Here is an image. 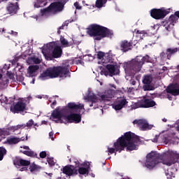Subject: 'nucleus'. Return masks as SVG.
I'll return each mask as SVG.
<instances>
[{"instance_id": "f257e3e1", "label": "nucleus", "mask_w": 179, "mask_h": 179, "mask_svg": "<svg viewBox=\"0 0 179 179\" xmlns=\"http://www.w3.org/2000/svg\"><path fill=\"white\" fill-rule=\"evenodd\" d=\"M141 142V138L136 134L128 131L124 133V136H122L116 142L113 144V148L108 147V155H113L115 153V156L117 155V152L121 153L122 150L127 152H132V150H138V145Z\"/></svg>"}, {"instance_id": "f03ea898", "label": "nucleus", "mask_w": 179, "mask_h": 179, "mask_svg": "<svg viewBox=\"0 0 179 179\" xmlns=\"http://www.w3.org/2000/svg\"><path fill=\"white\" fill-rule=\"evenodd\" d=\"M71 76L69 68L66 66H57L48 68L39 76L41 80H47V79H54L55 78H68Z\"/></svg>"}, {"instance_id": "7ed1b4c3", "label": "nucleus", "mask_w": 179, "mask_h": 179, "mask_svg": "<svg viewBox=\"0 0 179 179\" xmlns=\"http://www.w3.org/2000/svg\"><path fill=\"white\" fill-rule=\"evenodd\" d=\"M90 37H94V40L100 41L102 38H113L114 32L113 30L96 24H91L87 29Z\"/></svg>"}, {"instance_id": "20e7f679", "label": "nucleus", "mask_w": 179, "mask_h": 179, "mask_svg": "<svg viewBox=\"0 0 179 179\" xmlns=\"http://www.w3.org/2000/svg\"><path fill=\"white\" fill-rule=\"evenodd\" d=\"M69 110L72 111L73 113H80V110L85 109V105L83 103L76 104V103H69L67 104V106L59 110V108H55L51 114L52 118H54L55 120V122L63 124L64 120H66V117L64 115V113H66V110Z\"/></svg>"}, {"instance_id": "39448f33", "label": "nucleus", "mask_w": 179, "mask_h": 179, "mask_svg": "<svg viewBox=\"0 0 179 179\" xmlns=\"http://www.w3.org/2000/svg\"><path fill=\"white\" fill-rule=\"evenodd\" d=\"M145 62H150V57L149 55H145L144 57L137 56L134 60L131 61L127 65V72H129L131 75H135L137 72H141L142 66Z\"/></svg>"}, {"instance_id": "423d86ee", "label": "nucleus", "mask_w": 179, "mask_h": 179, "mask_svg": "<svg viewBox=\"0 0 179 179\" xmlns=\"http://www.w3.org/2000/svg\"><path fill=\"white\" fill-rule=\"evenodd\" d=\"M160 162H162L160 155L156 152H151L146 156L145 166L147 169H149V170H152V169L155 168L156 164H159Z\"/></svg>"}, {"instance_id": "0eeeda50", "label": "nucleus", "mask_w": 179, "mask_h": 179, "mask_svg": "<svg viewBox=\"0 0 179 179\" xmlns=\"http://www.w3.org/2000/svg\"><path fill=\"white\" fill-rule=\"evenodd\" d=\"M64 6H65L59 1L53 2L48 7L41 10V13L42 16H44V15L50 13V12H62Z\"/></svg>"}, {"instance_id": "6e6552de", "label": "nucleus", "mask_w": 179, "mask_h": 179, "mask_svg": "<svg viewBox=\"0 0 179 179\" xmlns=\"http://www.w3.org/2000/svg\"><path fill=\"white\" fill-rule=\"evenodd\" d=\"M156 102L150 99L144 97L143 99L136 102L133 105V108H150V107H155Z\"/></svg>"}, {"instance_id": "1a4fd4ad", "label": "nucleus", "mask_w": 179, "mask_h": 179, "mask_svg": "<svg viewBox=\"0 0 179 179\" xmlns=\"http://www.w3.org/2000/svg\"><path fill=\"white\" fill-rule=\"evenodd\" d=\"M170 13V11L169 10L164 9V8H152L150 10V16L153 19H155L156 20H160L161 19H164L167 15Z\"/></svg>"}, {"instance_id": "9d476101", "label": "nucleus", "mask_w": 179, "mask_h": 179, "mask_svg": "<svg viewBox=\"0 0 179 179\" xmlns=\"http://www.w3.org/2000/svg\"><path fill=\"white\" fill-rule=\"evenodd\" d=\"M42 52L46 59H50V61L52 59V58H61L62 55V49L61 48V46L55 45L52 51V55L51 56H48V54L47 53V49H43L42 50Z\"/></svg>"}, {"instance_id": "9b49d317", "label": "nucleus", "mask_w": 179, "mask_h": 179, "mask_svg": "<svg viewBox=\"0 0 179 179\" xmlns=\"http://www.w3.org/2000/svg\"><path fill=\"white\" fill-rule=\"evenodd\" d=\"M101 72H103L106 76H107L108 73L110 76H114L120 73V67L117 65L108 64L106 66V71L103 70Z\"/></svg>"}, {"instance_id": "f8f14e48", "label": "nucleus", "mask_w": 179, "mask_h": 179, "mask_svg": "<svg viewBox=\"0 0 179 179\" xmlns=\"http://www.w3.org/2000/svg\"><path fill=\"white\" fill-rule=\"evenodd\" d=\"M152 82H153V78L152 76H145L143 80V90L144 92H148L150 90H155V87L151 85Z\"/></svg>"}, {"instance_id": "ddd939ff", "label": "nucleus", "mask_w": 179, "mask_h": 179, "mask_svg": "<svg viewBox=\"0 0 179 179\" xmlns=\"http://www.w3.org/2000/svg\"><path fill=\"white\" fill-rule=\"evenodd\" d=\"M133 124L137 125L141 131H148V129H152V128H153V126L149 124L146 120L142 119L135 120Z\"/></svg>"}, {"instance_id": "4468645a", "label": "nucleus", "mask_w": 179, "mask_h": 179, "mask_svg": "<svg viewBox=\"0 0 179 179\" xmlns=\"http://www.w3.org/2000/svg\"><path fill=\"white\" fill-rule=\"evenodd\" d=\"M128 104V101L125 98L120 97L117 99L113 105V108L115 111L122 110Z\"/></svg>"}, {"instance_id": "2eb2a0df", "label": "nucleus", "mask_w": 179, "mask_h": 179, "mask_svg": "<svg viewBox=\"0 0 179 179\" xmlns=\"http://www.w3.org/2000/svg\"><path fill=\"white\" fill-rule=\"evenodd\" d=\"M63 173L69 177H71V176H78V169L74 166L68 165L63 168Z\"/></svg>"}, {"instance_id": "dca6fc26", "label": "nucleus", "mask_w": 179, "mask_h": 179, "mask_svg": "<svg viewBox=\"0 0 179 179\" xmlns=\"http://www.w3.org/2000/svg\"><path fill=\"white\" fill-rule=\"evenodd\" d=\"M65 118L69 122H74L75 124H79L82 121V116L79 113H71Z\"/></svg>"}, {"instance_id": "f3484780", "label": "nucleus", "mask_w": 179, "mask_h": 179, "mask_svg": "<svg viewBox=\"0 0 179 179\" xmlns=\"http://www.w3.org/2000/svg\"><path fill=\"white\" fill-rule=\"evenodd\" d=\"M166 93L172 96H179V85L177 83L170 84L166 89Z\"/></svg>"}, {"instance_id": "a211bd4d", "label": "nucleus", "mask_w": 179, "mask_h": 179, "mask_svg": "<svg viewBox=\"0 0 179 179\" xmlns=\"http://www.w3.org/2000/svg\"><path fill=\"white\" fill-rule=\"evenodd\" d=\"M133 43L127 40L122 41L120 43V50L122 52H128L130 50H132Z\"/></svg>"}, {"instance_id": "6ab92c4d", "label": "nucleus", "mask_w": 179, "mask_h": 179, "mask_svg": "<svg viewBox=\"0 0 179 179\" xmlns=\"http://www.w3.org/2000/svg\"><path fill=\"white\" fill-rule=\"evenodd\" d=\"M26 110V103L22 101H19L14 106L13 112L19 113L20 111H24Z\"/></svg>"}, {"instance_id": "aec40b11", "label": "nucleus", "mask_w": 179, "mask_h": 179, "mask_svg": "<svg viewBox=\"0 0 179 179\" xmlns=\"http://www.w3.org/2000/svg\"><path fill=\"white\" fill-rule=\"evenodd\" d=\"M175 157L177 159V160H174V158L172 156H169L164 160H162L163 164H165L166 166H171L172 164H174L176 162H178L179 159V154H177L175 155Z\"/></svg>"}, {"instance_id": "412c9836", "label": "nucleus", "mask_w": 179, "mask_h": 179, "mask_svg": "<svg viewBox=\"0 0 179 179\" xmlns=\"http://www.w3.org/2000/svg\"><path fill=\"white\" fill-rule=\"evenodd\" d=\"M7 10L10 15H15L17 13V10H19V4L17 3H10L7 7Z\"/></svg>"}, {"instance_id": "4be33fe9", "label": "nucleus", "mask_w": 179, "mask_h": 179, "mask_svg": "<svg viewBox=\"0 0 179 179\" xmlns=\"http://www.w3.org/2000/svg\"><path fill=\"white\" fill-rule=\"evenodd\" d=\"M113 97H114L113 91L108 90L107 92H105V94L101 95V101H110Z\"/></svg>"}, {"instance_id": "5701e85b", "label": "nucleus", "mask_w": 179, "mask_h": 179, "mask_svg": "<svg viewBox=\"0 0 179 179\" xmlns=\"http://www.w3.org/2000/svg\"><path fill=\"white\" fill-rule=\"evenodd\" d=\"M38 69H40V66L37 65L29 66L28 68L29 76L31 78H33V76H36Z\"/></svg>"}, {"instance_id": "b1692460", "label": "nucleus", "mask_w": 179, "mask_h": 179, "mask_svg": "<svg viewBox=\"0 0 179 179\" xmlns=\"http://www.w3.org/2000/svg\"><path fill=\"white\" fill-rule=\"evenodd\" d=\"M176 52H178V48H169L166 49V58L167 59H171V57L176 54Z\"/></svg>"}, {"instance_id": "393cba45", "label": "nucleus", "mask_w": 179, "mask_h": 179, "mask_svg": "<svg viewBox=\"0 0 179 179\" xmlns=\"http://www.w3.org/2000/svg\"><path fill=\"white\" fill-rule=\"evenodd\" d=\"M86 99L91 103H97V101H99V98H97V96L93 92H90L87 96Z\"/></svg>"}, {"instance_id": "a878e982", "label": "nucleus", "mask_w": 179, "mask_h": 179, "mask_svg": "<svg viewBox=\"0 0 179 179\" xmlns=\"http://www.w3.org/2000/svg\"><path fill=\"white\" fill-rule=\"evenodd\" d=\"M20 142V138L17 137H10L7 138V143L8 145H16V143H19Z\"/></svg>"}, {"instance_id": "bb28decb", "label": "nucleus", "mask_w": 179, "mask_h": 179, "mask_svg": "<svg viewBox=\"0 0 179 179\" xmlns=\"http://www.w3.org/2000/svg\"><path fill=\"white\" fill-rule=\"evenodd\" d=\"M174 169L169 168L165 171V174L167 176L168 179H173L176 177V175L174 174V172H173Z\"/></svg>"}, {"instance_id": "cd10ccee", "label": "nucleus", "mask_w": 179, "mask_h": 179, "mask_svg": "<svg viewBox=\"0 0 179 179\" xmlns=\"http://www.w3.org/2000/svg\"><path fill=\"white\" fill-rule=\"evenodd\" d=\"M15 164H17V166H30V161L20 159L17 162H16Z\"/></svg>"}, {"instance_id": "c85d7f7f", "label": "nucleus", "mask_w": 179, "mask_h": 179, "mask_svg": "<svg viewBox=\"0 0 179 179\" xmlns=\"http://www.w3.org/2000/svg\"><path fill=\"white\" fill-rule=\"evenodd\" d=\"M107 3V0H96L95 3L96 8H103Z\"/></svg>"}, {"instance_id": "c756f323", "label": "nucleus", "mask_w": 179, "mask_h": 179, "mask_svg": "<svg viewBox=\"0 0 179 179\" xmlns=\"http://www.w3.org/2000/svg\"><path fill=\"white\" fill-rule=\"evenodd\" d=\"M78 171L79 174H81L82 176H85V174H89V167L87 168H83V167H80L78 169Z\"/></svg>"}, {"instance_id": "7c9ffc66", "label": "nucleus", "mask_w": 179, "mask_h": 179, "mask_svg": "<svg viewBox=\"0 0 179 179\" xmlns=\"http://www.w3.org/2000/svg\"><path fill=\"white\" fill-rule=\"evenodd\" d=\"M23 155H26V156H29V157H36L37 156V154L34 153L33 151H27L24 150L22 152Z\"/></svg>"}, {"instance_id": "2f4dec72", "label": "nucleus", "mask_w": 179, "mask_h": 179, "mask_svg": "<svg viewBox=\"0 0 179 179\" xmlns=\"http://www.w3.org/2000/svg\"><path fill=\"white\" fill-rule=\"evenodd\" d=\"M177 20H178V18L174 15H171L169 17V22H171L170 24H171L172 26H174V23H177Z\"/></svg>"}, {"instance_id": "473e14b6", "label": "nucleus", "mask_w": 179, "mask_h": 179, "mask_svg": "<svg viewBox=\"0 0 179 179\" xmlns=\"http://www.w3.org/2000/svg\"><path fill=\"white\" fill-rule=\"evenodd\" d=\"M6 149L3 147H0V162L3 160V156L6 155Z\"/></svg>"}, {"instance_id": "72a5a7b5", "label": "nucleus", "mask_w": 179, "mask_h": 179, "mask_svg": "<svg viewBox=\"0 0 179 179\" xmlns=\"http://www.w3.org/2000/svg\"><path fill=\"white\" fill-rule=\"evenodd\" d=\"M38 169H41V167L38 166V165L35 164L34 163L31 164L29 166V170H30L31 173H33V171H37V170H38Z\"/></svg>"}, {"instance_id": "f704fd0d", "label": "nucleus", "mask_w": 179, "mask_h": 179, "mask_svg": "<svg viewBox=\"0 0 179 179\" xmlns=\"http://www.w3.org/2000/svg\"><path fill=\"white\" fill-rule=\"evenodd\" d=\"M47 162L50 167H53V166H55V162L54 161L53 157H48Z\"/></svg>"}, {"instance_id": "c9c22d12", "label": "nucleus", "mask_w": 179, "mask_h": 179, "mask_svg": "<svg viewBox=\"0 0 179 179\" xmlns=\"http://www.w3.org/2000/svg\"><path fill=\"white\" fill-rule=\"evenodd\" d=\"M60 43L62 45H64V47H66V45L69 44L68 41H66L64 36H61Z\"/></svg>"}, {"instance_id": "e433bc0d", "label": "nucleus", "mask_w": 179, "mask_h": 179, "mask_svg": "<svg viewBox=\"0 0 179 179\" xmlns=\"http://www.w3.org/2000/svg\"><path fill=\"white\" fill-rule=\"evenodd\" d=\"M25 125L27 127V128H31V127L34 125V120L32 119L29 120Z\"/></svg>"}, {"instance_id": "4c0bfd02", "label": "nucleus", "mask_w": 179, "mask_h": 179, "mask_svg": "<svg viewBox=\"0 0 179 179\" xmlns=\"http://www.w3.org/2000/svg\"><path fill=\"white\" fill-rule=\"evenodd\" d=\"M159 57L161 58V59H164L165 58H167V50L166 51V52H162L160 53Z\"/></svg>"}, {"instance_id": "58836bf2", "label": "nucleus", "mask_w": 179, "mask_h": 179, "mask_svg": "<svg viewBox=\"0 0 179 179\" xmlns=\"http://www.w3.org/2000/svg\"><path fill=\"white\" fill-rule=\"evenodd\" d=\"M39 156L41 159H45V157H47V152L45 151H42L40 152Z\"/></svg>"}, {"instance_id": "ea45409f", "label": "nucleus", "mask_w": 179, "mask_h": 179, "mask_svg": "<svg viewBox=\"0 0 179 179\" xmlns=\"http://www.w3.org/2000/svg\"><path fill=\"white\" fill-rule=\"evenodd\" d=\"M32 61H33V62H34V64H41V60L38 57H33Z\"/></svg>"}, {"instance_id": "a19ab883", "label": "nucleus", "mask_w": 179, "mask_h": 179, "mask_svg": "<svg viewBox=\"0 0 179 179\" xmlns=\"http://www.w3.org/2000/svg\"><path fill=\"white\" fill-rule=\"evenodd\" d=\"M136 36H139V34H142L143 37L145 36V31H139L138 29L134 30Z\"/></svg>"}, {"instance_id": "79ce46f5", "label": "nucleus", "mask_w": 179, "mask_h": 179, "mask_svg": "<svg viewBox=\"0 0 179 179\" xmlns=\"http://www.w3.org/2000/svg\"><path fill=\"white\" fill-rule=\"evenodd\" d=\"M97 58H98V59H101L102 58H104V52H98V53H97Z\"/></svg>"}, {"instance_id": "37998d69", "label": "nucleus", "mask_w": 179, "mask_h": 179, "mask_svg": "<svg viewBox=\"0 0 179 179\" xmlns=\"http://www.w3.org/2000/svg\"><path fill=\"white\" fill-rule=\"evenodd\" d=\"M5 85H6V81L1 80L0 81V89H5Z\"/></svg>"}, {"instance_id": "c03bdc74", "label": "nucleus", "mask_w": 179, "mask_h": 179, "mask_svg": "<svg viewBox=\"0 0 179 179\" xmlns=\"http://www.w3.org/2000/svg\"><path fill=\"white\" fill-rule=\"evenodd\" d=\"M129 83L130 85H132V86H135V85H136V80L133 78L129 80Z\"/></svg>"}, {"instance_id": "a18cd8bd", "label": "nucleus", "mask_w": 179, "mask_h": 179, "mask_svg": "<svg viewBox=\"0 0 179 179\" xmlns=\"http://www.w3.org/2000/svg\"><path fill=\"white\" fill-rule=\"evenodd\" d=\"M74 163L76 164V166H74L76 169H78V167H79V166H80V163L79 162V161L78 159H74Z\"/></svg>"}, {"instance_id": "49530a36", "label": "nucleus", "mask_w": 179, "mask_h": 179, "mask_svg": "<svg viewBox=\"0 0 179 179\" xmlns=\"http://www.w3.org/2000/svg\"><path fill=\"white\" fill-rule=\"evenodd\" d=\"M17 79L19 82H23L24 80V77H23V76H19L17 77Z\"/></svg>"}, {"instance_id": "de8ad7c7", "label": "nucleus", "mask_w": 179, "mask_h": 179, "mask_svg": "<svg viewBox=\"0 0 179 179\" xmlns=\"http://www.w3.org/2000/svg\"><path fill=\"white\" fill-rule=\"evenodd\" d=\"M17 128H18L19 129H23V128H26V124H18L17 126Z\"/></svg>"}, {"instance_id": "09e8293b", "label": "nucleus", "mask_w": 179, "mask_h": 179, "mask_svg": "<svg viewBox=\"0 0 179 179\" xmlns=\"http://www.w3.org/2000/svg\"><path fill=\"white\" fill-rule=\"evenodd\" d=\"M74 6H75V8H77V9H82V7H81V6H79V3H78V2L74 3Z\"/></svg>"}, {"instance_id": "8fccbe9b", "label": "nucleus", "mask_w": 179, "mask_h": 179, "mask_svg": "<svg viewBox=\"0 0 179 179\" xmlns=\"http://www.w3.org/2000/svg\"><path fill=\"white\" fill-rule=\"evenodd\" d=\"M68 1L69 0H59V2H60L62 5L65 6V4L66 3V2H68Z\"/></svg>"}, {"instance_id": "3c124183", "label": "nucleus", "mask_w": 179, "mask_h": 179, "mask_svg": "<svg viewBox=\"0 0 179 179\" xmlns=\"http://www.w3.org/2000/svg\"><path fill=\"white\" fill-rule=\"evenodd\" d=\"M49 136H50V138L52 139V141H54V132H52V131H50V133H49Z\"/></svg>"}, {"instance_id": "603ef678", "label": "nucleus", "mask_w": 179, "mask_h": 179, "mask_svg": "<svg viewBox=\"0 0 179 179\" xmlns=\"http://www.w3.org/2000/svg\"><path fill=\"white\" fill-rule=\"evenodd\" d=\"M55 106H57V101H54L51 105H50V107H52V108H54V107H55Z\"/></svg>"}, {"instance_id": "864d4df0", "label": "nucleus", "mask_w": 179, "mask_h": 179, "mask_svg": "<svg viewBox=\"0 0 179 179\" xmlns=\"http://www.w3.org/2000/svg\"><path fill=\"white\" fill-rule=\"evenodd\" d=\"M171 24H169L167 27H165V29L168 31H170L171 30Z\"/></svg>"}, {"instance_id": "5fc2aeb1", "label": "nucleus", "mask_w": 179, "mask_h": 179, "mask_svg": "<svg viewBox=\"0 0 179 179\" xmlns=\"http://www.w3.org/2000/svg\"><path fill=\"white\" fill-rule=\"evenodd\" d=\"M157 139H158L157 136H155V137L152 141V142H154L155 143H157Z\"/></svg>"}, {"instance_id": "6e6d98bb", "label": "nucleus", "mask_w": 179, "mask_h": 179, "mask_svg": "<svg viewBox=\"0 0 179 179\" xmlns=\"http://www.w3.org/2000/svg\"><path fill=\"white\" fill-rule=\"evenodd\" d=\"M178 19H179V11H176L174 15Z\"/></svg>"}, {"instance_id": "4d7b16f0", "label": "nucleus", "mask_w": 179, "mask_h": 179, "mask_svg": "<svg viewBox=\"0 0 179 179\" xmlns=\"http://www.w3.org/2000/svg\"><path fill=\"white\" fill-rule=\"evenodd\" d=\"M65 25H66L65 23L63 24L61 27H59V30H62V29H64V27H65Z\"/></svg>"}, {"instance_id": "13d9d810", "label": "nucleus", "mask_w": 179, "mask_h": 179, "mask_svg": "<svg viewBox=\"0 0 179 179\" xmlns=\"http://www.w3.org/2000/svg\"><path fill=\"white\" fill-rule=\"evenodd\" d=\"M23 149H25L26 150H30V148L29 146L24 145L23 147Z\"/></svg>"}, {"instance_id": "bf43d9fd", "label": "nucleus", "mask_w": 179, "mask_h": 179, "mask_svg": "<svg viewBox=\"0 0 179 179\" xmlns=\"http://www.w3.org/2000/svg\"><path fill=\"white\" fill-rule=\"evenodd\" d=\"M34 8H40V5H38V3H35Z\"/></svg>"}, {"instance_id": "052dcab7", "label": "nucleus", "mask_w": 179, "mask_h": 179, "mask_svg": "<svg viewBox=\"0 0 179 179\" xmlns=\"http://www.w3.org/2000/svg\"><path fill=\"white\" fill-rule=\"evenodd\" d=\"M77 64H82V60L80 59L77 60Z\"/></svg>"}, {"instance_id": "680f3d73", "label": "nucleus", "mask_w": 179, "mask_h": 179, "mask_svg": "<svg viewBox=\"0 0 179 179\" xmlns=\"http://www.w3.org/2000/svg\"><path fill=\"white\" fill-rule=\"evenodd\" d=\"M162 121H163L164 122H167V119L164 118V119H162Z\"/></svg>"}, {"instance_id": "e2e57ef3", "label": "nucleus", "mask_w": 179, "mask_h": 179, "mask_svg": "<svg viewBox=\"0 0 179 179\" xmlns=\"http://www.w3.org/2000/svg\"><path fill=\"white\" fill-rule=\"evenodd\" d=\"M34 127H38V124L37 123H34L33 124Z\"/></svg>"}, {"instance_id": "0e129e2a", "label": "nucleus", "mask_w": 179, "mask_h": 179, "mask_svg": "<svg viewBox=\"0 0 179 179\" xmlns=\"http://www.w3.org/2000/svg\"><path fill=\"white\" fill-rule=\"evenodd\" d=\"M57 34H61V30H60V29H59V30L57 31Z\"/></svg>"}, {"instance_id": "69168bd1", "label": "nucleus", "mask_w": 179, "mask_h": 179, "mask_svg": "<svg viewBox=\"0 0 179 179\" xmlns=\"http://www.w3.org/2000/svg\"><path fill=\"white\" fill-rule=\"evenodd\" d=\"M24 170H26V168H22V169H20L21 171H23Z\"/></svg>"}, {"instance_id": "338daca9", "label": "nucleus", "mask_w": 179, "mask_h": 179, "mask_svg": "<svg viewBox=\"0 0 179 179\" xmlns=\"http://www.w3.org/2000/svg\"><path fill=\"white\" fill-rule=\"evenodd\" d=\"M48 176H49V177H52V173H49V174H48Z\"/></svg>"}, {"instance_id": "774afa93", "label": "nucleus", "mask_w": 179, "mask_h": 179, "mask_svg": "<svg viewBox=\"0 0 179 179\" xmlns=\"http://www.w3.org/2000/svg\"><path fill=\"white\" fill-rule=\"evenodd\" d=\"M90 107H93V103L92 102V103L90 104Z\"/></svg>"}]
</instances>
